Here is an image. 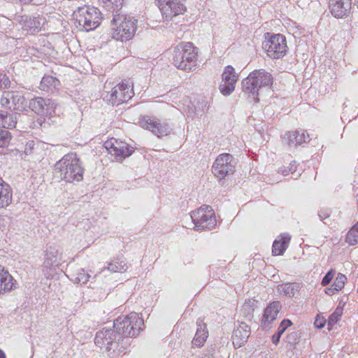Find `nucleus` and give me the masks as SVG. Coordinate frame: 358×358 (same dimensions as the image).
<instances>
[{"mask_svg":"<svg viewBox=\"0 0 358 358\" xmlns=\"http://www.w3.org/2000/svg\"><path fill=\"white\" fill-rule=\"evenodd\" d=\"M16 281L3 266L0 265V295L15 289Z\"/></svg>","mask_w":358,"mask_h":358,"instance_id":"aec40b11","label":"nucleus"},{"mask_svg":"<svg viewBox=\"0 0 358 358\" xmlns=\"http://www.w3.org/2000/svg\"><path fill=\"white\" fill-rule=\"evenodd\" d=\"M281 336H282V334H280L279 332L277 331V333L273 334L272 336V342L275 345H278L280 341Z\"/></svg>","mask_w":358,"mask_h":358,"instance_id":"de8ad7c7","label":"nucleus"},{"mask_svg":"<svg viewBox=\"0 0 358 358\" xmlns=\"http://www.w3.org/2000/svg\"><path fill=\"white\" fill-rule=\"evenodd\" d=\"M198 52L192 43H181L173 49V64L179 69L190 71L196 65Z\"/></svg>","mask_w":358,"mask_h":358,"instance_id":"7ed1b4c3","label":"nucleus"},{"mask_svg":"<svg viewBox=\"0 0 358 358\" xmlns=\"http://www.w3.org/2000/svg\"><path fill=\"white\" fill-rule=\"evenodd\" d=\"M341 314H342V311L336 309V311L329 316V324H333L334 323H336L337 321L341 317Z\"/></svg>","mask_w":358,"mask_h":358,"instance_id":"c03bdc74","label":"nucleus"},{"mask_svg":"<svg viewBox=\"0 0 358 358\" xmlns=\"http://www.w3.org/2000/svg\"><path fill=\"white\" fill-rule=\"evenodd\" d=\"M301 289V285L299 283H283L277 286L278 292L282 296L293 297L296 292Z\"/></svg>","mask_w":358,"mask_h":358,"instance_id":"c85d7f7f","label":"nucleus"},{"mask_svg":"<svg viewBox=\"0 0 358 358\" xmlns=\"http://www.w3.org/2000/svg\"><path fill=\"white\" fill-rule=\"evenodd\" d=\"M22 29L31 34L38 33L41 29L42 23L38 17L24 15L22 17Z\"/></svg>","mask_w":358,"mask_h":358,"instance_id":"b1692460","label":"nucleus"},{"mask_svg":"<svg viewBox=\"0 0 358 358\" xmlns=\"http://www.w3.org/2000/svg\"><path fill=\"white\" fill-rule=\"evenodd\" d=\"M351 229H355L358 232V222Z\"/></svg>","mask_w":358,"mask_h":358,"instance_id":"3c124183","label":"nucleus"},{"mask_svg":"<svg viewBox=\"0 0 358 358\" xmlns=\"http://www.w3.org/2000/svg\"><path fill=\"white\" fill-rule=\"evenodd\" d=\"M234 157L231 155L224 153L220 155L213 165V173L220 180L235 171Z\"/></svg>","mask_w":358,"mask_h":358,"instance_id":"f8f14e48","label":"nucleus"},{"mask_svg":"<svg viewBox=\"0 0 358 358\" xmlns=\"http://www.w3.org/2000/svg\"><path fill=\"white\" fill-rule=\"evenodd\" d=\"M325 320L324 318H320V317H316L314 325L317 329H322L324 327Z\"/></svg>","mask_w":358,"mask_h":358,"instance_id":"49530a36","label":"nucleus"},{"mask_svg":"<svg viewBox=\"0 0 358 358\" xmlns=\"http://www.w3.org/2000/svg\"><path fill=\"white\" fill-rule=\"evenodd\" d=\"M28 107L38 115L52 117L56 115L57 103L51 99L38 96L31 99Z\"/></svg>","mask_w":358,"mask_h":358,"instance_id":"9b49d317","label":"nucleus"},{"mask_svg":"<svg viewBox=\"0 0 358 358\" xmlns=\"http://www.w3.org/2000/svg\"><path fill=\"white\" fill-rule=\"evenodd\" d=\"M196 324L198 328L192 341V343L196 347H201L206 341L208 336V331L207 330L206 324L203 323L201 320L199 319L196 322Z\"/></svg>","mask_w":358,"mask_h":358,"instance_id":"a878e982","label":"nucleus"},{"mask_svg":"<svg viewBox=\"0 0 358 358\" xmlns=\"http://www.w3.org/2000/svg\"><path fill=\"white\" fill-rule=\"evenodd\" d=\"M357 292H358V289H357Z\"/></svg>","mask_w":358,"mask_h":358,"instance_id":"864d4df0","label":"nucleus"},{"mask_svg":"<svg viewBox=\"0 0 358 358\" xmlns=\"http://www.w3.org/2000/svg\"><path fill=\"white\" fill-rule=\"evenodd\" d=\"M325 293L328 295H333L337 291H336V289H334V287L331 286L329 287H327L324 290Z\"/></svg>","mask_w":358,"mask_h":358,"instance_id":"09e8293b","label":"nucleus"},{"mask_svg":"<svg viewBox=\"0 0 358 358\" xmlns=\"http://www.w3.org/2000/svg\"><path fill=\"white\" fill-rule=\"evenodd\" d=\"M292 322L289 320L284 319L281 322V323H280V326H279V327L278 329V332H279L280 334H282L285 331V330L289 327H290L292 325Z\"/></svg>","mask_w":358,"mask_h":358,"instance_id":"37998d69","label":"nucleus"},{"mask_svg":"<svg viewBox=\"0 0 358 358\" xmlns=\"http://www.w3.org/2000/svg\"><path fill=\"white\" fill-rule=\"evenodd\" d=\"M12 201L11 188L0 178V208L8 206Z\"/></svg>","mask_w":358,"mask_h":358,"instance_id":"bb28decb","label":"nucleus"},{"mask_svg":"<svg viewBox=\"0 0 358 358\" xmlns=\"http://www.w3.org/2000/svg\"><path fill=\"white\" fill-rule=\"evenodd\" d=\"M1 105L10 110L24 111L29 103L22 92L18 91H4L0 100Z\"/></svg>","mask_w":358,"mask_h":358,"instance_id":"1a4fd4ad","label":"nucleus"},{"mask_svg":"<svg viewBox=\"0 0 358 358\" xmlns=\"http://www.w3.org/2000/svg\"><path fill=\"white\" fill-rule=\"evenodd\" d=\"M237 80L238 76L235 73L234 69L231 66H226L222 73V80L219 87L220 92L224 96L229 95L234 90Z\"/></svg>","mask_w":358,"mask_h":358,"instance_id":"2eb2a0df","label":"nucleus"},{"mask_svg":"<svg viewBox=\"0 0 358 358\" xmlns=\"http://www.w3.org/2000/svg\"><path fill=\"white\" fill-rule=\"evenodd\" d=\"M10 140V133L4 129L0 128V148L8 146Z\"/></svg>","mask_w":358,"mask_h":358,"instance_id":"72a5a7b5","label":"nucleus"},{"mask_svg":"<svg viewBox=\"0 0 358 358\" xmlns=\"http://www.w3.org/2000/svg\"><path fill=\"white\" fill-rule=\"evenodd\" d=\"M106 148L108 150V153L114 155L117 161L122 160L129 157L134 152V148L125 142L114 141L106 142Z\"/></svg>","mask_w":358,"mask_h":358,"instance_id":"4468645a","label":"nucleus"},{"mask_svg":"<svg viewBox=\"0 0 358 358\" xmlns=\"http://www.w3.org/2000/svg\"><path fill=\"white\" fill-rule=\"evenodd\" d=\"M0 358H6V355L1 350H0Z\"/></svg>","mask_w":358,"mask_h":358,"instance_id":"8fccbe9b","label":"nucleus"},{"mask_svg":"<svg viewBox=\"0 0 358 358\" xmlns=\"http://www.w3.org/2000/svg\"><path fill=\"white\" fill-rule=\"evenodd\" d=\"M94 343L101 348L104 346L106 350L110 352L109 356L116 352H123L127 345V342L124 341L122 336L115 329H103L97 331Z\"/></svg>","mask_w":358,"mask_h":358,"instance_id":"20e7f679","label":"nucleus"},{"mask_svg":"<svg viewBox=\"0 0 358 358\" xmlns=\"http://www.w3.org/2000/svg\"><path fill=\"white\" fill-rule=\"evenodd\" d=\"M345 241L350 245H354L358 243V232L355 229H350L347 235Z\"/></svg>","mask_w":358,"mask_h":358,"instance_id":"c9c22d12","label":"nucleus"},{"mask_svg":"<svg viewBox=\"0 0 358 358\" xmlns=\"http://www.w3.org/2000/svg\"><path fill=\"white\" fill-rule=\"evenodd\" d=\"M330 216V211L329 209H321L318 212V217L320 220H324Z\"/></svg>","mask_w":358,"mask_h":358,"instance_id":"a18cd8bd","label":"nucleus"},{"mask_svg":"<svg viewBox=\"0 0 358 358\" xmlns=\"http://www.w3.org/2000/svg\"><path fill=\"white\" fill-rule=\"evenodd\" d=\"M352 5V0H338L329 2L331 14L336 18L346 15Z\"/></svg>","mask_w":358,"mask_h":358,"instance_id":"a211bd4d","label":"nucleus"},{"mask_svg":"<svg viewBox=\"0 0 358 358\" xmlns=\"http://www.w3.org/2000/svg\"><path fill=\"white\" fill-rule=\"evenodd\" d=\"M60 85V81L55 77L45 75L40 83V89L48 93H54Z\"/></svg>","mask_w":358,"mask_h":358,"instance_id":"393cba45","label":"nucleus"},{"mask_svg":"<svg viewBox=\"0 0 358 358\" xmlns=\"http://www.w3.org/2000/svg\"><path fill=\"white\" fill-rule=\"evenodd\" d=\"M296 171V165L295 161L292 162L287 168L280 169V172L284 176H287L289 173H294Z\"/></svg>","mask_w":358,"mask_h":358,"instance_id":"a19ab883","label":"nucleus"},{"mask_svg":"<svg viewBox=\"0 0 358 358\" xmlns=\"http://www.w3.org/2000/svg\"><path fill=\"white\" fill-rule=\"evenodd\" d=\"M255 82L257 84V87L260 90L264 87L272 85L273 78L271 73L265 69H257L251 72Z\"/></svg>","mask_w":358,"mask_h":358,"instance_id":"6ab92c4d","label":"nucleus"},{"mask_svg":"<svg viewBox=\"0 0 358 358\" xmlns=\"http://www.w3.org/2000/svg\"><path fill=\"white\" fill-rule=\"evenodd\" d=\"M125 90L124 85L118 84L114 87L110 94V97L107 99L112 104H120L125 102L124 96L122 94V91Z\"/></svg>","mask_w":358,"mask_h":358,"instance_id":"7c9ffc66","label":"nucleus"},{"mask_svg":"<svg viewBox=\"0 0 358 358\" xmlns=\"http://www.w3.org/2000/svg\"><path fill=\"white\" fill-rule=\"evenodd\" d=\"M346 279L345 275L339 273L332 285L333 287H334V289H336V291L341 290L344 287Z\"/></svg>","mask_w":358,"mask_h":358,"instance_id":"f704fd0d","label":"nucleus"},{"mask_svg":"<svg viewBox=\"0 0 358 358\" xmlns=\"http://www.w3.org/2000/svg\"><path fill=\"white\" fill-rule=\"evenodd\" d=\"M299 334L297 331H292L288 334L287 336V341L294 345L299 340Z\"/></svg>","mask_w":358,"mask_h":358,"instance_id":"79ce46f5","label":"nucleus"},{"mask_svg":"<svg viewBox=\"0 0 358 358\" xmlns=\"http://www.w3.org/2000/svg\"><path fill=\"white\" fill-rule=\"evenodd\" d=\"M10 81L6 74L0 73V90L10 87Z\"/></svg>","mask_w":358,"mask_h":358,"instance_id":"58836bf2","label":"nucleus"},{"mask_svg":"<svg viewBox=\"0 0 358 358\" xmlns=\"http://www.w3.org/2000/svg\"><path fill=\"white\" fill-rule=\"evenodd\" d=\"M187 0H156L159 10L166 20L182 14L186 10Z\"/></svg>","mask_w":358,"mask_h":358,"instance_id":"9d476101","label":"nucleus"},{"mask_svg":"<svg viewBox=\"0 0 358 358\" xmlns=\"http://www.w3.org/2000/svg\"><path fill=\"white\" fill-rule=\"evenodd\" d=\"M17 124V113H8L0 110V126L3 128L11 129Z\"/></svg>","mask_w":358,"mask_h":358,"instance_id":"2f4dec72","label":"nucleus"},{"mask_svg":"<svg viewBox=\"0 0 358 358\" xmlns=\"http://www.w3.org/2000/svg\"><path fill=\"white\" fill-rule=\"evenodd\" d=\"M121 84L124 85L125 90L122 91V94L124 96L125 102H127L132 97V89L128 83H122Z\"/></svg>","mask_w":358,"mask_h":358,"instance_id":"ea45409f","label":"nucleus"},{"mask_svg":"<svg viewBox=\"0 0 358 358\" xmlns=\"http://www.w3.org/2000/svg\"><path fill=\"white\" fill-rule=\"evenodd\" d=\"M61 252L55 245H50L45 251L44 264L46 266H52L58 264L61 259Z\"/></svg>","mask_w":358,"mask_h":358,"instance_id":"cd10ccee","label":"nucleus"},{"mask_svg":"<svg viewBox=\"0 0 358 358\" xmlns=\"http://www.w3.org/2000/svg\"><path fill=\"white\" fill-rule=\"evenodd\" d=\"M112 37L117 41H129L134 36L138 22L134 17L121 12L110 19Z\"/></svg>","mask_w":358,"mask_h":358,"instance_id":"f03ea898","label":"nucleus"},{"mask_svg":"<svg viewBox=\"0 0 358 358\" xmlns=\"http://www.w3.org/2000/svg\"><path fill=\"white\" fill-rule=\"evenodd\" d=\"M100 6L108 20L122 12L124 0H99Z\"/></svg>","mask_w":358,"mask_h":358,"instance_id":"dca6fc26","label":"nucleus"},{"mask_svg":"<svg viewBox=\"0 0 358 358\" xmlns=\"http://www.w3.org/2000/svg\"><path fill=\"white\" fill-rule=\"evenodd\" d=\"M335 274V271L333 269L329 270L325 275L323 277L321 284L322 286H326L329 284V282L333 279Z\"/></svg>","mask_w":358,"mask_h":358,"instance_id":"4c0bfd02","label":"nucleus"},{"mask_svg":"<svg viewBox=\"0 0 358 358\" xmlns=\"http://www.w3.org/2000/svg\"><path fill=\"white\" fill-rule=\"evenodd\" d=\"M55 176L68 182L83 180V169L76 155H64L55 164Z\"/></svg>","mask_w":358,"mask_h":358,"instance_id":"f257e3e1","label":"nucleus"},{"mask_svg":"<svg viewBox=\"0 0 358 358\" xmlns=\"http://www.w3.org/2000/svg\"><path fill=\"white\" fill-rule=\"evenodd\" d=\"M191 218L196 230L211 229L216 224L215 213L210 206H202L191 213Z\"/></svg>","mask_w":358,"mask_h":358,"instance_id":"423d86ee","label":"nucleus"},{"mask_svg":"<svg viewBox=\"0 0 358 358\" xmlns=\"http://www.w3.org/2000/svg\"><path fill=\"white\" fill-rule=\"evenodd\" d=\"M139 124L141 127L151 131L159 138L167 136L172 131V128L169 123L162 122L155 117H143Z\"/></svg>","mask_w":358,"mask_h":358,"instance_id":"ddd939ff","label":"nucleus"},{"mask_svg":"<svg viewBox=\"0 0 358 358\" xmlns=\"http://www.w3.org/2000/svg\"><path fill=\"white\" fill-rule=\"evenodd\" d=\"M251 73L248 76L242 80V90L243 92L249 94L253 98L255 102L259 101V87L257 84L255 82Z\"/></svg>","mask_w":358,"mask_h":358,"instance_id":"412c9836","label":"nucleus"},{"mask_svg":"<svg viewBox=\"0 0 358 358\" xmlns=\"http://www.w3.org/2000/svg\"><path fill=\"white\" fill-rule=\"evenodd\" d=\"M291 237L289 235L281 236L280 240H275L273 244L272 252L274 255H282L286 250Z\"/></svg>","mask_w":358,"mask_h":358,"instance_id":"c756f323","label":"nucleus"},{"mask_svg":"<svg viewBox=\"0 0 358 358\" xmlns=\"http://www.w3.org/2000/svg\"><path fill=\"white\" fill-rule=\"evenodd\" d=\"M354 4L358 8V0H354Z\"/></svg>","mask_w":358,"mask_h":358,"instance_id":"603ef678","label":"nucleus"},{"mask_svg":"<svg viewBox=\"0 0 358 358\" xmlns=\"http://www.w3.org/2000/svg\"><path fill=\"white\" fill-rule=\"evenodd\" d=\"M262 47L266 51L267 55L273 59L282 58L287 52L286 38L280 34H271L263 42Z\"/></svg>","mask_w":358,"mask_h":358,"instance_id":"0eeeda50","label":"nucleus"},{"mask_svg":"<svg viewBox=\"0 0 358 358\" xmlns=\"http://www.w3.org/2000/svg\"><path fill=\"white\" fill-rule=\"evenodd\" d=\"M280 307L279 301H273L266 307L262 320L264 327H268L269 324L276 319Z\"/></svg>","mask_w":358,"mask_h":358,"instance_id":"4be33fe9","label":"nucleus"},{"mask_svg":"<svg viewBox=\"0 0 358 358\" xmlns=\"http://www.w3.org/2000/svg\"><path fill=\"white\" fill-rule=\"evenodd\" d=\"M78 13L79 15L77 17V21L87 31L96 28L100 24L102 19L101 15H105L103 10H100L94 7L80 8H79ZM103 19L105 20L104 17Z\"/></svg>","mask_w":358,"mask_h":358,"instance_id":"6e6552de","label":"nucleus"},{"mask_svg":"<svg viewBox=\"0 0 358 358\" xmlns=\"http://www.w3.org/2000/svg\"><path fill=\"white\" fill-rule=\"evenodd\" d=\"M287 143L289 146L296 147L308 141L309 135L303 130L289 131L286 134Z\"/></svg>","mask_w":358,"mask_h":358,"instance_id":"5701e85b","label":"nucleus"},{"mask_svg":"<svg viewBox=\"0 0 358 358\" xmlns=\"http://www.w3.org/2000/svg\"><path fill=\"white\" fill-rule=\"evenodd\" d=\"M250 335V328L245 322H241L236 327L233 333L232 340L235 346L241 347L245 343Z\"/></svg>","mask_w":358,"mask_h":358,"instance_id":"f3484780","label":"nucleus"},{"mask_svg":"<svg viewBox=\"0 0 358 358\" xmlns=\"http://www.w3.org/2000/svg\"><path fill=\"white\" fill-rule=\"evenodd\" d=\"M107 268L110 272L122 273L127 270L128 266L122 261L119 262L118 260H115L108 264Z\"/></svg>","mask_w":358,"mask_h":358,"instance_id":"473e14b6","label":"nucleus"},{"mask_svg":"<svg viewBox=\"0 0 358 358\" xmlns=\"http://www.w3.org/2000/svg\"><path fill=\"white\" fill-rule=\"evenodd\" d=\"M144 321L136 313H131L125 316L118 317L113 322V328L125 338L136 337L143 330Z\"/></svg>","mask_w":358,"mask_h":358,"instance_id":"39448f33","label":"nucleus"},{"mask_svg":"<svg viewBox=\"0 0 358 358\" xmlns=\"http://www.w3.org/2000/svg\"><path fill=\"white\" fill-rule=\"evenodd\" d=\"M90 277V275L87 274L84 269H80L77 273L74 282L76 283L85 284L89 280Z\"/></svg>","mask_w":358,"mask_h":358,"instance_id":"e433bc0d","label":"nucleus"}]
</instances>
